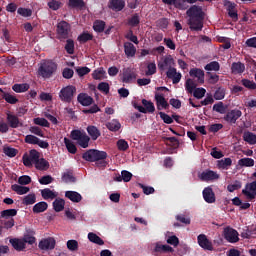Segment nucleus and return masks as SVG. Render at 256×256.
Returning <instances> with one entry per match:
<instances>
[{"instance_id": "obj_46", "label": "nucleus", "mask_w": 256, "mask_h": 256, "mask_svg": "<svg viewBox=\"0 0 256 256\" xmlns=\"http://www.w3.org/2000/svg\"><path fill=\"white\" fill-rule=\"evenodd\" d=\"M77 41H79V43H87L88 41H93V34L89 32H83L78 36Z\"/></svg>"}, {"instance_id": "obj_8", "label": "nucleus", "mask_w": 256, "mask_h": 256, "mask_svg": "<svg viewBox=\"0 0 256 256\" xmlns=\"http://www.w3.org/2000/svg\"><path fill=\"white\" fill-rule=\"evenodd\" d=\"M243 195L248 199V201H253L256 198V180L245 185L242 190Z\"/></svg>"}, {"instance_id": "obj_54", "label": "nucleus", "mask_w": 256, "mask_h": 256, "mask_svg": "<svg viewBox=\"0 0 256 256\" xmlns=\"http://www.w3.org/2000/svg\"><path fill=\"white\" fill-rule=\"evenodd\" d=\"M24 141L28 145H37V143H39V138L35 135L29 134L25 136Z\"/></svg>"}, {"instance_id": "obj_20", "label": "nucleus", "mask_w": 256, "mask_h": 256, "mask_svg": "<svg viewBox=\"0 0 256 256\" xmlns=\"http://www.w3.org/2000/svg\"><path fill=\"white\" fill-rule=\"evenodd\" d=\"M166 77H168V79H172V83L177 85V83L181 81L182 75L180 72H177V68L173 66L168 71H166Z\"/></svg>"}, {"instance_id": "obj_51", "label": "nucleus", "mask_w": 256, "mask_h": 256, "mask_svg": "<svg viewBox=\"0 0 256 256\" xmlns=\"http://www.w3.org/2000/svg\"><path fill=\"white\" fill-rule=\"evenodd\" d=\"M205 71H219L221 69V65L217 61H212L205 65Z\"/></svg>"}, {"instance_id": "obj_47", "label": "nucleus", "mask_w": 256, "mask_h": 256, "mask_svg": "<svg viewBox=\"0 0 256 256\" xmlns=\"http://www.w3.org/2000/svg\"><path fill=\"white\" fill-rule=\"evenodd\" d=\"M68 5L72 9H83L85 7V1H83V0H69Z\"/></svg>"}, {"instance_id": "obj_23", "label": "nucleus", "mask_w": 256, "mask_h": 256, "mask_svg": "<svg viewBox=\"0 0 256 256\" xmlns=\"http://www.w3.org/2000/svg\"><path fill=\"white\" fill-rule=\"evenodd\" d=\"M10 244L15 251H25V249H27V245L22 238H12L10 239Z\"/></svg>"}, {"instance_id": "obj_24", "label": "nucleus", "mask_w": 256, "mask_h": 256, "mask_svg": "<svg viewBox=\"0 0 256 256\" xmlns=\"http://www.w3.org/2000/svg\"><path fill=\"white\" fill-rule=\"evenodd\" d=\"M65 197L69 199V201H72V203H81L83 200V196L77 191H66Z\"/></svg>"}, {"instance_id": "obj_18", "label": "nucleus", "mask_w": 256, "mask_h": 256, "mask_svg": "<svg viewBox=\"0 0 256 256\" xmlns=\"http://www.w3.org/2000/svg\"><path fill=\"white\" fill-rule=\"evenodd\" d=\"M173 67H175V60L172 56H167L162 62L158 63V69H160V71H169V69Z\"/></svg>"}, {"instance_id": "obj_64", "label": "nucleus", "mask_w": 256, "mask_h": 256, "mask_svg": "<svg viewBox=\"0 0 256 256\" xmlns=\"http://www.w3.org/2000/svg\"><path fill=\"white\" fill-rule=\"evenodd\" d=\"M38 181L40 185H50V183H53V178L51 175H45L42 176Z\"/></svg>"}, {"instance_id": "obj_34", "label": "nucleus", "mask_w": 256, "mask_h": 256, "mask_svg": "<svg viewBox=\"0 0 256 256\" xmlns=\"http://www.w3.org/2000/svg\"><path fill=\"white\" fill-rule=\"evenodd\" d=\"M106 127L109 131L117 133V131H119V129H121V123L118 122L117 119H113L112 121L106 123Z\"/></svg>"}, {"instance_id": "obj_42", "label": "nucleus", "mask_w": 256, "mask_h": 256, "mask_svg": "<svg viewBox=\"0 0 256 256\" xmlns=\"http://www.w3.org/2000/svg\"><path fill=\"white\" fill-rule=\"evenodd\" d=\"M53 209L56 211V213H61L63 209H65V200L63 199H56L53 202Z\"/></svg>"}, {"instance_id": "obj_36", "label": "nucleus", "mask_w": 256, "mask_h": 256, "mask_svg": "<svg viewBox=\"0 0 256 256\" xmlns=\"http://www.w3.org/2000/svg\"><path fill=\"white\" fill-rule=\"evenodd\" d=\"M34 165L38 171H47L49 169V162L45 158L38 159Z\"/></svg>"}, {"instance_id": "obj_25", "label": "nucleus", "mask_w": 256, "mask_h": 256, "mask_svg": "<svg viewBox=\"0 0 256 256\" xmlns=\"http://www.w3.org/2000/svg\"><path fill=\"white\" fill-rule=\"evenodd\" d=\"M108 7H109V9H112V11H123V9H125V1L124 0H110Z\"/></svg>"}, {"instance_id": "obj_56", "label": "nucleus", "mask_w": 256, "mask_h": 256, "mask_svg": "<svg viewBox=\"0 0 256 256\" xmlns=\"http://www.w3.org/2000/svg\"><path fill=\"white\" fill-rule=\"evenodd\" d=\"M98 91H101V93H104L105 95H108L110 87L109 83L107 82H100L97 86Z\"/></svg>"}, {"instance_id": "obj_38", "label": "nucleus", "mask_w": 256, "mask_h": 256, "mask_svg": "<svg viewBox=\"0 0 256 256\" xmlns=\"http://www.w3.org/2000/svg\"><path fill=\"white\" fill-rule=\"evenodd\" d=\"M41 195L45 201H48V199H55L57 197V194L49 188L42 189Z\"/></svg>"}, {"instance_id": "obj_13", "label": "nucleus", "mask_w": 256, "mask_h": 256, "mask_svg": "<svg viewBox=\"0 0 256 256\" xmlns=\"http://www.w3.org/2000/svg\"><path fill=\"white\" fill-rule=\"evenodd\" d=\"M6 121L11 129H19V127H23V122L19 119L18 115H15L11 112L6 114Z\"/></svg>"}, {"instance_id": "obj_16", "label": "nucleus", "mask_w": 256, "mask_h": 256, "mask_svg": "<svg viewBox=\"0 0 256 256\" xmlns=\"http://www.w3.org/2000/svg\"><path fill=\"white\" fill-rule=\"evenodd\" d=\"M224 238L229 243H237L239 241V233L231 227H226L224 229Z\"/></svg>"}, {"instance_id": "obj_41", "label": "nucleus", "mask_w": 256, "mask_h": 256, "mask_svg": "<svg viewBox=\"0 0 256 256\" xmlns=\"http://www.w3.org/2000/svg\"><path fill=\"white\" fill-rule=\"evenodd\" d=\"M88 239L91 243H95L96 245H105V241L101 239V237L97 236V234L90 232L88 233Z\"/></svg>"}, {"instance_id": "obj_12", "label": "nucleus", "mask_w": 256, "mask_h": 256, "mask_svg": "<svg viewBox=\"0 0 256 256\" xmlns=\"http://www.w3.org/2000/svg\"><path fill=\"white\" fill-rule=\"evenodd\" d=\"M142 105L144 107L134 104V109H137L140 113H155V104L153 102L142 99Z\"/></svg>"}, {"instance_id": "obj_45", "label": "nucleus", "mask_w": 256, "mask_h": 256, "mask_svg": "<svg viewBox=\"0 0 256 256\" xmlns=\"http://www.w3.org/2000/svg\"><path fill=\"white\" fill-rule=\"evenodd\" d=\"M105 21L103 20H96L93 24V29L96 33H103L105 31Z\"/></svg>"}, {"instance_id": "obj_52", "label": "nucleus", "mask_w": 256, "mask_h": 256, "mask_svg": "<svg viewBox=\"0 0 256 256\" xmlns=\"http://www.w3.org/2000/svg\"><path fill=\"white\" fill-rule=\"evenodd\" d=\"M37 201V197L35 194H28L25 196L22 200L23 205H34V203Z\"/></svg>"}, {"instance_id": "obj_22", "label": "nucleus", "mask_w": 256, "mask_h": 256, "mask_svg": "<svg viewBox=\"0 0 256 256\" xmlns=\"http://www.w3.org/2000/svg\"><path fill=\"white\" fill-rule=\"evenodd\" d=\"M203 199L206 203H215L216 198H215V192H213V188L210 186L204 188L203 192Z\"/></svg>"}, {"instance_id": "obj_49", "label": "nucleus", "mask_w": 256, "mask_h": 256, "mask_svg": "<svg viewBox=\"0 0 256 256\" xmlns=\"http://www.w3.org/2000/svg\"><path fill=\"white\" fill-rule=\"evenodd\" d=\"M105 73L106 72L103 68H99L93 71L92 78L96 81H101L102 79H105Z\"/></svg>"}, {"instance_id": "obj_14", "label": "nucleus", "mask_w": 256, "mask_h": 256, "mask_svg": "<svg viewBox=\"0 0 256 256\" xmlns=\"http://www.w3.org/2000/svg\"><path fill=\"white\" fill-rule=\"evenodd\" d=\"M22 241L24 242V245H35V243H37V238H35V230L33 228H26Z\"/></svg>"}, {"instance_id": "obj_1", "label": "nucleus", "mask_w": 256, "mask_h": 256, "mask_svg": "<svg viewBox=\"0 0 256 256\" xmlns=\"http://www.w3.org/2000/svg\"><path fill=\"white\" fill-rule=\"evenodd\" d=\"M188 25L190 31H203V21H205V12L203 8L193 5L187 11Z\"/></svg>"}, {"instance_id": "obj_55", "label": "nucleus", "mask_w": 256, "mask_h": 256, "mask_svg": "<svg viewBox=\"0 0 256 256\" xmlns=\"http://www.w3.org/2000/svg\"><path fill=\"white\" fill-rule=\"evenodd\" d=\"M227 108H225V105L223 102H218L213 105V111H216V113H220V115H224Z\"/></svg>"}, {"instance_id": "obj_35", "label": "nucleus", "mask_w": 256, "mask_h": 256, "mask_svg": "<svg viewBox=\"0 0 256 256\" xmlns=\"http://www.w3.org/2000/svg\"><path fill=\"white\" fill-rule=\"evenodd\" d=\"M12 191H15V193H17V195H25L27 193H29L30 189L27 186H21L18 184H14L11 186Z\"/></svg>"}, {"instance_id": "obj_10", "label": "nucleus", "mask_w": 256, "mask_h": 256, "mask_svg": "<svg viewBox=\"0 0 256 256\" xmlns=\"http://www.w3.org/2000/svg\"><path fill=\"white\" fill-rule=\"evenodd\" d=\"M175 249L167 244H161V242H157L155 244L154 249L152 250V255L159 256L165 253H173Z\"/></svg>"}, {"instance_id": "obj_63", "label": "nucleus", "mask_w": 256, "mask_h": 256, "mask_svg": "<svg viewBox=\"0 0 256 256\" xmlns=\"http://www.w3.org/2000/svg\"><path fill=\"white\" fill-rule=\"evenodd\" d=\"M34 124L39 125L40 127H49L50 125L47 119L39 117L34 119Z\"/></svg>"}, {"instance_id": "obj_44", "label": "nucleus", "mask_w": 256, "mask_h": 256, "mask_svg": "<svg viewBox=\"0 0 256 256\" xmlns=\"http://www.w3.org/2000/svg\"><path fill=\"white\" fill-rule=\"evenodd\" d=\"M2 99H4L6 103H9L10 105H15L16 103H19V99H17V97L7 92H3Z\"/></svg>"}, {"instance_id": "obj_11", "label": "nucleus", "mask_w": 256, "mask_h": 256, "mask_svg": "<svg viewBox=\"0 0 256 256\" xmlns=\"http://www.w3.org/2000/svg\"><path fill=\"white\" fill-rule=\"evenodd\" d=\"M137 79V73L132 68H124L121 75L122 83H133Z\"/></svg>"}, {"instance_id": "obj_6", "label": "nucleus", "mask_w": 256, "mask_h": 256, "mask_svg": "<svg viewBox=\"0 0 256 256\" xmlns=\"http://www.w3.org/2000/svg\"><path fill=\"white\" fill-rule=\"evenodd\" d=\"M57 39L59 41H65L69 39V34L71 33V24L67 21H61L57 24Z\"/></svg>"}, {"instance_id": "obj_62", "label": "nucleus", "mask_w": 256, "mask_h": 256, "mask_svg": "<svg viewBox=\"0 0 256 256\" xmlns=\"http://www.w3.org/2000/svg\"><path fill=\"white\" fill-rule=\"evenodd\" d=\"M30 160L34 163V165L36 164L37 161H39V151L32 149L29 152V156Z\"/></svg>"}, {"instance_id": "obj_61", "label": "nucleus", "mask_w": 256, "mask_h": 256, "mask_svg": "<svg viewBox=\"0 0 256 256\" xmlns=\"http://www.w3.org/2000/svg\"><path fill=\"white\" fill-rule=\"evenodd\" d=\"M205 93H207L205 88H196L193 95L196 99H203V97H205Z\"/></svg>"}, {"instance_id": "obj_32", "label": "nucleus", "mask_w": 256, "mask_h": 256, "mask_svg": "<svg viewBox=\"0 0 256 256\" xmlns=\"http://www.w3.org/2000/svg\"><path fill=\"white\" fill-rule=\"evenodd\" d=\"M233 165V160L231 158H223L217 161L218 169H224L227 171Z\"/></svg>"}, {"instance_id": "obj_15", "label": "nucleus", "mask_w": 256, "mask_h": 256, "mask_svg": "<svg viewBox=\"0 0 256 256\" xmlns=\"http://www.w3.org/2000/svg\"><path fill=\"white\" fill-rule=\"evenodd\" d=\"M197 242L199 247L204 249V251H213V242L207 239V235L205 234L198 235Z\"/></svg>"}, {"instance_id": "obj_17", "label": "nucleus", "mask_w": 256, "mask_h": 256, "mask_svg": "<svg viewBox=\"0 0 256 256\" xmlns=\"http://www.w3.org/2000/svg\"><path fill=\"white\" fill-rule=\"evenodd\" d=\"M224 7H226V10L228 11L229 17L231 19H233V21H238L239 14H237V10L235 9L237 7V4H235L229 0H225Z\"/></svg>"}, {"instance_id": "obj_57", "label": "nucleus", "mask_w": 256, "mask_h": 256, "mask_svg": "<svg viewBox=\"0 0 256 256\" xmlns=\"http://www.w3.org/2000/svg\"><path fill=\"white\" fill-rule=\"evenodd\" d=\"M3 153L5 154V155H7V157H11V158H13V157H16L17 156V149H15V148H12V147H4L3 148Z\"/></svg>"}, {"instance_id": "obj_27", "label": "nucleus", "mask_w": 256, "mask_h": 256, "mask_svg": "<svg viewBox=\"0 0 256 256\" xmlns=\"http://www.w3.org/2000/svg\"><path fill=\"white\" fill-rule=\"evenodd\" d=\"M78 103L83 105V107H89V105H93V98L85 93H81L77 97Z\"/></svg>"}, {"instance_id": "obj_43", "label": "nucleus", "mask_w": 256, "mask_h": 256, "mask_svg": "<svg viewBox=\"0 0 256 256\" xmlns=\"http://www.w3.org/2000/svg\"><path fill=\"white\" fill-rule=\"evenodd\" d=\"M64 143L69 153H71L72 155H75V153H77V146H75V143L69 140V138H64Z\"/></svg>"}, {"instance_id": "obj_37", "label": "nucleus", "mask_w": 256, "mask_h": 256, "mask_svg": "<svg viewBox=\"0 0 256 256\" xmlns=\"http://www.w3.org/2000/svg\"><path fill=\"white\" fill-rule=\"evenodd\" d=\"M64 49H65L66 53H68V55H74L75 54V41H73V39L67 38Z\"/></svg>"}, {"instance_id": "obj_28", "label": "nucleus", "mask_w": 256, "mask_h": 256, "mask_svg": "<svg viewBox=\"0 0 256 256\" xmlns=\"http://www.w3.org/2000/svg\"><path fill=\"white\" fill-rule=\"evenodd\" d=\"M231 72L234 75H242V73H245V64H243L242 62L232 63Z\"/></svg>"}, {"instance_id": "obj_53", "label": "nucleus", "mask_w": 256, "mask_h": 256, "mask_svg": "<svg viewBox=\"0 0 256 256\" xmlns=\"http://www.w3.org/2000/svg\"><path fill=\"white\" fill-rule=\"evenodd\" d=\"M225 93H226L225 88H223V87L217 88V90L214 93V99L216 101H221V100L225 99Z\"/></svg>"}, {"instance_id": "obj_33", "label": "nucleus", "mask_w": 256, "mask_h": 256, "mask_svg": "<svg viewBox=\"0 0 256 256\" xmlns=\"http://www.w3.org/2000/svg\"><path fill=\"white\" fill-rule=\"evenodd\" d=\"M141 23V16H139V13L133 14L130 18L127 20V25L129 27H139V24Z\"/></svg>"}, {"instance_id": "obj_29", "label": "nucleus", "mask_w": 256, "mask_h": 256, "mask_svg": "<svg viewBox=\"0 0 256 256\" xmlns=\"http://www.w3.org/2000/svg\"><path fill=\"white\" fill-rule=\"evenodd\" d=\"M190 77H196L200 83L205 81V72L199 68H192L189 72Z\"/></svg>"}, {"instance_id": "obj_3", "label": "nucleus", "mask_w": 256, "mask_h": 256, "mask_svg": "<svg viewBox=\"0 0 256 256\" xmlns=\"http://www.w3.org/2000/svg\"><path fill=\"white\" fill-rule=\"evenodd\" d=\"M57 71V64L53 61H46L41 64L38 69V75L44 79H49L53 76V73Z\"/></svg>"}, {"instance_id": "obj_9", "label": "nucleus", "mask_w": 256, "mask_h": 256, "mask_svg": "<svg viewBox=\"0 0 256 256\" xmlns=\"http://www.w3.org/2000/svg\"><path fill=\"white\" fill-rule=\"evenodd\" d=\"M242 116L243 112H241V110L233 109L226 113V115L224 116V121H226V123H230V125H235V123H237V120L240 119V117Z\"/></svg>"}, {"instance_id": "obj_59", "label": "nucleus", "mask_w": 256, "mask_h": 256, "mask_svg": "<svg viewBox=\"0 0 256 256\" xmlns=\"http://www.w3.org/2000/svg\"><path fill=\"white\" fill-rule=\"evenodd\" d=\"M17 13L21 17H31L33 15V11L29 8H18Z\"/></svg>"}, {"instance_id": "obj_31", "label": "nucleus", "mask_w": 256, "mask_h": 256, "mask_svg": "<svg viewBox=\"0 0 256 256\" xmlns=\"http://www.w3.org/2000/svg\"><path fill=\"white\" fill-rule=\"evenodd\" d=\"M48 207H49V204H47V202H45V201H42V202L36 203L33 206L32 211L35 214L45 213V211H47Z\"/></svg>"}, {"instance_id": "obj_19", "label": "nucleus", "mask_w": 256, "mask_h": 256, "mask_svg": "<svg viewBox=\"0 0 256 256\" xmlns=\"http://www.w3.org/2000/svg\"><path fill=\"white\" fill-rule=\"evenodd\" d=\"M219 177H220L219 174H217V172L213 170H205L199 175V179L206 182L217 181Z\"/></svg>"}, {"instance_id": "obj_5", "label": "nucleus", "mask_w": 256, "mask_h": 256, "mask_svg": "<svg viewBox=\"0 0 256 256\" xmlns=\"http://www.w3.org/2000/svg\"><path fill=\"white\" fill-rule=\"evenodd\" d=\"M75 93H77V88L73 85H68L60 90L59 99L63 103H71L73 97H75Z\"/></svg>"}, {"instance_id": "obj_48", "label": "nucleus", "mask_w": 256, "mask_h": 256, "mask_svg": "<svg viewBox=\"0 0 256 256\" xmlns=\"http://www.w3.org/2000/svg\"><path fill=\"white\" fill-rule=\"evenodd\" d=\"M17 215V209H6L0 212L2 219H9V217H15Z\"/></svg>"}, {"instance_id": "obj_30", "label": "nucleus", "mask_w": 256, "mask_h": 256, "mask_svg": "<svg viewBox=\"0 0 256 256\" xmlns=\"http://www.w3.org/2000/svg\"><path fill=\"white\" fill-rule=\"evenodd\" d=\"M124 53L126 57H133L137 53V48L131 42L124 43Z\"/></svg>"}, {"instance_id": "obj_50", "label": "nucleus", "mask_w": 256, "mask_h": 256, "mask_svg": "<svg viewBox=\"0 0 256 256\" xmlns=\"http://www.w3.org/2000/svg\"><path fill=\"white\" fill-rule=\"evenodd\" d=\"M243 139L246 143H249V145H255L256 143V135L253 132L244 133Z\"/></svg>"}, {"instance_id": "obj_40", "label": "nucleus", "mask_w": 256, "mask_h": 256, "mask_svg": "<svg viewBox=\"0 0 256 256\" xmlns=\"http://www.w3.org/2000/svg\"><path fill=\"white\" fill-rule=\"evenodd\" d=\"M12 91H14L15 93H25V91H29V84H14L12 86Z\"/></svg>"}, {"instance_id": "obj_2", "label": "nucleus", "mask_w": 256, "mask_h": 256, "mask_svg": "<svg viewBox=\"0 0 256 256\" xmlns=\"http://www.w3.org/2000/svg\"><path fill=\"white\" fill-rule=\"evenodd\" d=\"M82 159L88 161L89 163H96L97 167H107V152L90 149L83 153Z\"/></svg>"}, {"instance_id": "obj_60", "label": "nucleus", "mask_w": 256, "mask_h": 256, "mask_svg": "<svg viewBox=\"0 0 256 256\" xmlns=\"http://www.w3.org/2000/svg\"><path fill=\"white\" fill-rule=\"evenodd\" d=\"M117 148L119 151H127L129 149V143L123 139L117 141Z\"/></svg>"}, {"instance_id": "obj_4", "label": "nucleus", "mask_w": 256, "mask_h": 256, "mask_svg": "<svg viewBox=\"0 0 256 256\" xmlns=\"http://www.w3.org/2000/svg\"><path fill=\"white\" fill-rule=\"evenodd\" d=\"M70 137L73 141H77L78 145H80L82 149H87V147H89V141H91V138L87 133L81 130H72Z\"/></svg>"}, {"instance_id": "obj_58", "label": "nucleus", "mask_w": 256, "mask_h": 256, "mask_svg": "<svg viewBox=\"0 0 256 256\" xmlns=\"http://www.w3.org/2000/svg\"><path fill=\"white\" fill-rule=\"evenodd\" d=\"M241 83L246 89L255 90L256 89V83L254 81H251L249 79H242Z\"/></svg>"}, {"instance_id": "obj_39", "label": "nucleus", "mask_w": 256, "mask_h": 256, "mask_svg": "<svg viewBox=\"0 0 256 256\" xmlns=\"http://www.w3.org/2000/svg\"><path fill=\"white\" fill-rule=\"evenodd\" d=\"M255 160L253 158H242L238 160V167H254Z\"/></svg>"}, {"instance_id": "obj_7", "label": "nucleus", "mask_w": 256, "mask_h": 256, "mask_svg": "<svg viewBox=\"0 0 256 256\" xmlns=\"http://www.w3.org/2000/svg\"><path fill=\"white\" fill-rule=\"evenodd\" d=\"M57 245V241L53 237L43 238L39 244L38 247L41 251H53L55 249V246Z\"/></svg>"}, {"instance_id": "obj_26", "label": "nucleus", "mask_w": 256, "mask_h": 256, "mask_svg": "<svg viewBox=\"0 0 256 256\" xmlns=\"http://www.w3.org/2000/svg\"><path fill=\"white\" fill-rule=\"evenodd\" d=\"M88 135L91 137L92 141H97L101 137V130L97 126L90 125L86 128Z\"/></svg>"}, {"instance_id": "obj_21", "label": "nucleus", "mask_w": 256, "mask_h": 256, "mask_svg": "<svg viewBox=\"0 0 256 256\" xmlns=\"http://www.w3.org/2000/svg\"><path fill=\"white\" fill-rule=\"evenodd\" d=\"M155 101L158 111H162V109H169V102H167L163 94H155Z\"/></svg>"}]
</instances>
